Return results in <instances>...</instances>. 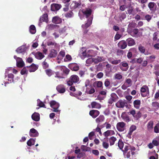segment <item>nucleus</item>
Here are the masks:
<instances>
[{"instance_id":"e2e57ef3","label":"nucleus","mask_w":159,"mask_h":159,"mask_svg":"<svg viewBox=\"0 0 159 159\" xmlns=\"http://www.w3.org/2000/svg\"><path fill=\"white\" fill-rule=\"evenodd\" d=\"M69 72L70 70L66 68L65 66L62 73H63H63H65L66 75H68L69 74Z\"/></svg>"},{"instance_id":"052dcab7","label":"nucleus","mask_w":159,"mask_h":159,"mask_svg":"<svg viewBox=\"0 0 159 159\" xmlns=\"http://www.w3.org/2000/svg\"><path fill=\"white\" fill-rule=\"evenodd\" d=\"M24 63L23 61L16 63V66L19 67H22L24 66Z\"/></svg>"},{"instance_id":"f257e3e1","label":"nucleus","mask_w":159,"mask_h":159,"mask_svg":"<svg viewBox=\"0 0 159 159\" xmlns=\"http://www.w3.org/2000/svg\"><path fill=\"white\" fill-rule=\"evenodd\" d=\"M135 150L136 148L135 147L129 144L125 146L124 149L122 150L123 152L124 158H129L131 154L132 155H134L135 154L134 151Z\"/></svg>"},{"instance_id":"c85d7f7f","label":"nucleus","mask_w":159,"mask_h":159,"mask_svg":"<svg viewBox=\"0 0 159 159\" xmlns=\"http://www.w3.org/2000/svg\"><path fill=\"white\" fill-rule=\"evenodd\" d=\"M34 56L37 59L39 60L42 59L44 57V55L42 53L39 52L36 53L34 54Z\"/></svg>"},{"instance_id":"7c9ffc66","label":"nucleus","mask_w":159,"mask_h":159,"mask_svg":"<svg viewBox=\"0 0 159 159\" xmlns=\"http://www.w3.org/2000/svg\"><path fill=\"white\" fill-rule=\"evenodd\" d=\"M152 106L153 109L155 111H156L159 108V103L157 102H153L152 103Z\"/></svg>"},{"instance_id":"0e129e2a","label":"nucleus","mask_w":159,"mask_h":159,"mask_svg":"<svg viewBox=\"0 0 159 159\" xmlns=\"http://www.w3.org/2000/svg\"><path fill=\"white\" fill-rule=\"evenodd\" d=\"M158 34V33L156 32H155L153 34V41H155L157 39V35Z\"/></svg>"},{"instance_id":"338daca9","label":"nucleus","mask_w":159,"mask_h":159,"mask_svg":"<svg viewBox=\"0 0 159 159\" xmlns=\"http://www.w3.org/2000/svg\"><path fill=\"white\" fill-rule=\"evenodd\" d=\"M110 130H107L103 133V135L105 137H107L110 136Z\"/></svg>"},{"instance_id":"393cba45","label":"nucleus","mask_w":159,"mask_h":159,"mask_svg":"<svg viewBox=\"0 0 159 159\" xmlns=\"http://www.w3.org/2000/svg\"><path fill=\"white\" fill-rule=\"evenodd\" d=\"M69 68L72 70L77 71L79 70V66L76 63H73L69 66Z\"/></svg>"},{"instance_id":"6e6d98bb","label":"nucleus","mask_w":159,"mask_h":159,"mask_svg":"<svg viewBox=\"0 0 159 159\" xmlns=\"http://www.w3.org/2000/svg\"><path fill=\"white\" fill-rule=\"evenodd\" d=\"M114 77L116 79L120 80L122 79L123 76L120 74H115Z\"/></svg>"},{"instance_id":"f8f14e48","label":"nucleus","mask_w":159,"mask_h":159,"mask_svg":"<svg viewBox=\"0 0 159 159\" xmlns=\"http://www.w3.org/2000/svg\"><path fill=\"white\" fill-rule=\"evenodd\" d=\"M118 47L122 49H124L127 47V42L125 40H121L118 43Z\"/></svg>"},{"instance_id":"774afa93","label":"nucleus","mask_w":159,"mask_h":159,"mask_svg":"<svg viewBox=\"0 0 159 159\" xmlns=\"http://www.w3.org/2000/svg\"><path fill=\"white\" fill-rule=\"evenodd\" d=\"M102 145L103 147L106 149H107L109 146L108 143L105 142H103Z\"/></svg>"},{"instance_id":"cd10ccee","label":"nucleus","mask_w":159,"mask_h":159,"mask_svg":"<svg viewBox=\"0 0 159 159\" xmlns=\"http://www.w3.org/2000/svg\"><path fill=\"white\" fill-rule=\"evenodd\" d=\"M48 15L47 14H43L40 17L39 20V24L41 23L42 22L46 21L48 20Z\"/></svg>"},{"instance_id":"37998d69","label":"nucleus","mask_w":159,"mask_h":159,"mask_svg":"<svg viewBox=\"0 0 159 159\" xmlns=\"http://www.w3.org/2000/svg\"><path fill=\"white\" fill-rule=\"evenodd\" d=\"M65 55V52L63 51H61L59 53L57 56V58L58 59H62Z\"/></svg>"},{"instance_id":"5fc2aeb1","label":"nucleus","mask_w":159,"mask_h":159,"mask_svg":"<svg viewBox=\"0 0 159 159\" xmlns=\"http://www.w3.org/2000/svg\"><path fill=\"white\" fill-rule=\"evenodd\" d=\"M141 113L140 111H139L137 113H136V114L135 115L134 118L136 119V120H138L139 118H140L141 116Z\"/></svg>"},{"instance_id":"e433bc0d","label":"nucleus","mask_w":159,"mask_h":159,"mask_svg":"<svg viewBox=\"0 0 159 159\" xmlns=\"http://www.w3.org/2000/svg\"><path fill=\"white\" fill-rule=\"evenodd\" d=\"M46 74L49 77H50L54 74V72L50 69H47L45 70Z\"/></svg>"},{"instance_id":"473e14b6","label":"nucleus","mask_w":159,"mask_h":159,"mask_svg":"<svg viewBox=\"0 0 159 159\" xmlns=\"http://www.w3.org/2000/svg\"><path fill=\"white\" fill-rule=\"evenodd\" d=\"M91 107L92 108H100L101 107V105L95 102H92L91 103Z\"/></svg>"},{"instance_id":"39448f33","label":"nucleus","mask_w":159,"mask_h":159,"mask_svg":"<svg viewBox=\"0 0 159 159\" xmlns=\"http://www.w3.org/2000/svg\"><path fill=\"white\" fill-rule=\"evenodd\" d=\"M82 12L83 14L85 16L86 18H89V17L91 15L92 10L90 8H86L85 10H82Z\"/></svg>"},{"instance_id":"5701e85b","label":"nucleus","mask_w":159,"mask_h":159,"mask_svg":"<svg viewBox=\"0 0 159 159\" xmlns=\"http://www.w3.org/2000/svg\"><path fill=\"white\" fill-rule=\"evenodd\" d=\"M141 103V101L140 100L137 99L134 100L133 102V105L134 107L136 109H139Z\"/></svg>"},{"instance_id":"a211bd4d","label":"nucleus","mask_w":159,"mask_h":159,"mask_svg":"<svg viewBox=\"0 0 159 159\" xmlns=\"http://www.w3.org/2000/svg\"><path fill=\"white\" fill-rule=\"evenodd\" d=\"M126 42L128 46H131L134 45L135 44V42L134 40L132 38H128L126 40Z\"/></svg>"},{"instance_id":"b1692460","label":"nucleus","mask_w":159,"mask_h":159,"mask_svg":"<svg viewBox=\"0 0 159 159\" xmlns=\"http://www.w3.org/2000/svg\"><path fill=\"white\" fill-rule=\"evenodd\" d=\"M57 52L56 50L54 49H51L48 57L50 58L55 57L57 55Z\"/></svg>"},{"instance_id":"c03bdc74","label":"nucleus","mask_w":159,"mask_h":159,"mask_svg":"<svg viewBox=\"0 0 159 159\" xmlns=\"http://www.w3.org/2000/svg\"><path fill=\"white\" fill-rule=\"evenodd\" d=\"M28 70L27 69V66L24 67L21 70L20 74L22 75L27 74Z\"/></svg>"},{"instance_id":"bf43d9fd","label":"nucleus","mask_w":159,"mask_h":159,"mask_svg":"<svg viewBox=\"0 0 159 159\" xmlns=\"http://www.w3.org/2000/svg\"><path fill=\"white\" fill-rule=\"evenodd\" d=\"M136 25V23L134 22L130 23L128 25L129 29H132V28H134Z\"/></svg>"},{"instance_id":"f03ea898","label":"nucleus","mask_w":159,"mask_h":159,"mask_svg":"<svg viewBox=\"0 0 159 159\" xmlns=\"http://www.w3.org/2000/svg\"><path fill=\"white\" fill-rule=\"evenodd\" d=\"M80 80L79 77L77 75H73L70 76L69 80L67 82V84L71 86L74 83L76 84L78 83Z\"/></svg>"},{"instance_id":"6ab92c4d","label":"nucleus","mask_w":159,"mask_h":159,"mask_svg":"<svg viewBox=\"0 0 159 159\" xmlns=\"http://www.w3.org/2000/svg\"><path fill=\"white\" fill-rule=\"evenodd\" d=\"M80 5V4L79 3L76 1H73L70 5V8L71 10H74L78 7Z\"/></svg>"},{"instance_id":"864d4df0","label":"nucleus","mask_w":159,"mask_h":159,"mask_svg":"<svg viewBox=\"0 0 159 159\" xmlns=\"http://www.w3.org/2000/svg\"><path fill=\"white\" fill-rule=\"evenodd\" d=\"M73 15V13L71 11L66 13L65 14V16L67 18L71 17Z\"/></svg>"},{"instance_id":"c756f323","label":"nucleus","mask_w":159,"mask_h":159,"mask_svg":"<svg viewBox=\"0 0 159 159\" xmlns=\"http://www.w3.org/2000/svg\"><path fill=\"white\" fill-rule=\"evenodd\" d=\"M102 85V83L101 81H96L93 84V85L94 87H97L98 88H101L102 87L103 88Z\"/></svg>"},{"instance_id":"9b49d317","label":"nucleus","mask_w":159,"mask_h":159,"mask_svg":"<svg viewBox=\"0 0 159 159\" xmlns=\"http://www.w3.org/2000/svg\"><path fill=\"white\" fill-rule=\"evenodd\" d=\"M139 30L138 29H129L128 33L133 37H135L138 34Z\"/></svg>"},{"instance_id":"4c0bfd02","label":"nucleus","mask_w":159,"mask_h":159,"mask_svg":"<svg viewBox=\"0 0 159 159\" xmlns=\"http://www.w3.org/2000/svg\"><path fill=\"white\" fill-rule=\"evenodd\" d=\"M156 7V4L154 2H151L148 3V7L151 11L153 10L154 7Z\"/></svg>"},{"instance_id":"ea45409f","label":"nucleus","mask_w":159,"mask_h":159,"mask_svg":"<svg viewBox=\"0 0 159 159\" xmlns=\"http://www.w3.org/2000/svg\"><path fill=\"white\" fill-rule=\"evenodd\" d=\"M30 31L32 34H34L36 32V29L35 26L34 25H31L30 27Z\"/></svg>"},{"instance_id":"79ce46f5","label":"nucleus","mask_w":159,"mask_h":159,"mask_svg":"<svg viewBox=\"0 0 159 159\" xmlns=\"http://www.w3.org/2000/svg\"><path fill=\"white\" fill-rule=\"evenodd\" d=\"M35 142V140L34 139H30L27 141V144L28 146H31L32 145H34V144Z\"/></svg>"},{"instance_id":"680f3d73","label":"nucleus","mask_w":159,"mask_h":159,"mask_svg":"<svg viewBox=\"0 0 159 159\" xmlns=\"http://www.w3.org/2000/svg\"><path fill=\"white\" fill-rule=\"evenodd\" d=\"M150 59V62H153L155 61V59L156 58V57L154 55H152L149 57Z\"/></svg>"},{"instance_id":"f3484780","label":"nucleus","mask_w":159,"mask_h":159,"mask_svg":"<svg viewBox=\"0 0 159 159\" xmlns=\"http://www.w3.org/2000/svg\"><path fill=\"white\" fill-rule=\"evenodd\" d=\"M57 91L60 93H63L66 91L65 86L63 85H58L56 88Z\"/></svg>"},{"instance_id":"423d86ee","label":"nucleus","mask_w":159,"mask_h":159,"mask_svg":"<svg viewBox=\"0 0 159 159\" xmlns=\"http://www.w3.org/2000/svg\"><path fill=\"white\" fill-rule=\"evenodd\" d=\"M125 126V124L124 122H119L117 124L116 128L119 131L122 132L124 130Z\"/></svg>"},{"instance_id":"3c124183","label":"nucleus","mask_w":159,"mask_h":159,"mask_svg":"<svg viewBox=\"0 0 159 159\" xmlns=\"http://www.w3.org/2000/svg\"><path fill=\"white\" fill-rule=\"evenodd\" d=\"M111 84L110 80L108 79L105 80L104 82V85L106 88L108 87Z\"/></svg>"},{"instance_id":"412c9836","label":"nucleus","mask_w":159,"mask_h":159,"mask_svg":"<svg viewBox=\"0 0 159 159\" xmlns=\"http://www.w3.org/2000/svg\"><path fill=\"white\" fill-rule=\"evenodd\" d=\"M52 21L54 23L59 24L62 22V20L59 17L55 16L53 17Z\"/></svg>"},{"instance_id":"2f4dec72","label":"nucleus","mask_w":159,"mask_h":159,"mask_svg":"<svg viewBox=\"0 0 159 159\" xmlns=\"http://www.w3.org/2000/svg\"><path fill=\"white\" fill-rule=\"evenodd\" d=\"M79 53L80 56L82 59H84L87 57V54L85 50L83 51V50H80Z\"/></svg>"},{"instance_id":"603ef678","label":"nucleus","mask_w":159,"mask_h":159,"mask_svg":"<svg viewBox=\"0 0 159 159\" xmlns=\"http://www.w3.org/2000/svg\"><path fill=\"white\" fill-rule=\"evenodd\" d=\"M47 45L49 46H54L55 47H56L57 45V44L54 41L53 42L48 41L47 42Z\"/></svg>"},{"instance_id":"a18cd8bd","label":"nucleus","mask_w":159,"mask_h":159,"mask_svg":"<svg viewBox=\"0 0 159 159\" xmlns=\"http://www.w3.org/2000/svg\"><path fill=\"white\" fill-rule=\"evenodd\" d=\"M14 75L12 74H9L8 75V80L10 81V83L12 82H14L13 80Z\"/></svg>"},{"instance_id":"a878e982","label":"nucleus","mask_w":159,"mask_h":159,"mask_svg":"<svg viewBox=\"0 0 159 159\" xmlns=\"http://www.w3.org/2000/svg\"><path fill=\"white\" fill-rule=\"evenodd\" d=\"M121 117L124 121L126 122H128L130 121L129 116L127 115L125 112H123L121 115Z\"/></svg>"},{"instance_id":"4468645a","label":"nucleus","mask_w":159,"mask_h":159,"mask_svg":"<svg viewBox=\"0 0 159 159\" xmlns=\"http://www.w3.org/2000/svg\"><path fill=\"white\" fill-rule=\"evenodd\" d=\"M100 114L99 111L97 110H92L90 111L89 114L92 117L95 118L98 116Z\"/></svg>"},{"instance_id":"69168bd1","label":"nucleus","mask_w":159,"mask_h":159,"mask_svg":"<svg viewBox=\"0 0 159 159\" xmlns=\"http://www.w3.org/2000/svg\"><path fill=\"white\" fill-rule=\"evenodd\" d=\"M145 18L146 20L148 22H149L152 19V17L149 15L147 14L145 16Z\"/></svg>"},{"instance_id":"72a5a7b5","label":"nucleus","mask_w":159,"mask_h":159,"mask_svg":"<svg viewBox=\"0 0 159 159\" xmlns=\"http://www.w3.org/2000/svg\"><path fill=\"white\" fill-rule=\"evenodd\" d=\"M153 122L152 121H150L147 124V128L148 131L152 130L153 129Z\"/></svg>"},{"instance_id":"2eb2a0df","label":"nucleus","mask_w":159,"mask_h":159,"mask_svg":"<svg viewBox=\"0 0 159 159\" xmlns=\"http://www.w3.org/2000/svg\"><path fill=\"white\" fill-rule=\"evenodd\" d=\"M27 69L30 72H34L38 68V66H36L34 64L32 63L30 66H27Z\"/></svg>"},{"instance_id":"49530a36","label":"nucleus","mask_w":159,"mask_h":159,"mask_svg":"<svg viewBox=\"0 0 159 159\" xmlns=\"http://www.w3.org/2000/svg\"><path fill=\"white\" fill-rule=\"evenodd\" d=\"M124 145V143L122 141L121 139H120L119 140L118 142V146L119 147V148L120 150H122L123 148Z\"/></svg>"},{"instance_id":"58836bf2","label":"nucleus","mask_w":159,"mask_h":159,"mask_svg":"<svg viewBox=\"0 0 159 159\" xmlns=\"http://www.w3.org/2000/svg\"><path fill=\"white\" fill-rule=\"evenodd\" d=\"M54 73L56 74V75L55 76V77L59 79L63 78H64L62 72H60V71H58Z\"/></svg>"},{"instance_id":"aec40b11","label":"nucleus","mask_w":159,"mask_h":159,"mask_svg":"<svg viewBox=\"0 0 159 159\" xmlns=\"http://www.w3.org/2000/svg\"><path fill=\"white\" fill-rule=\"evenodd\" d=\"M31 118L34 120L38 121L40 120V115L39 113L34 112L32 115Z\"/></svg>"},{"instance_id":"9d476101","label":"nucleus","mask_w":159,"mask_h":159,"mask_svg":"<svg viewBox=\"0 0 159 159\" xmlns=\"http://www.w3.org/2000/svg\"><path fill=\"white\" fill-rule=\"evenodd\" d=\"M126 104H127V103L125 102V101L120 100L116 103V106L118 108H123Z\"/></svg>"},{"instance_id":"4d7b16f0","label":"nucleus","mask_w":159,"mask_h":159,"mask_svg":"<svg viewBox=\"0 0 159 159\" xmlns=\"http://www.w3.org/2000/svg\"><path fill=\"white\" fill-rule=\"evenodd\" d=\"M154 132L157 133H159V123H157L154 127Z\"/></svg>"},{"instance_id":"f704fd0d","label":"nucleus","mask_w":159,"mask_h":159,"mask_svg":"<svg viewBox=\"0 0 159 159\" xmlns=\"http://www.w3.org/2000/svg\"><path fill=\"white\" fill-rule=\"evenodd\" d=\"M113 59L112 58H110L108 60L110 63L113 65H117L121 62L120 60H113Z\"/></svg>"},{"instance_id":"4be33fe9","label":"nucleus","mask_w":159,"mask_h":159,"mask_svg":"<svg viewBox=\"0 0 159 159\" xmlns=\"http://www.w3.org/2000/svg\"><path fill=\"white\" fill-rule=\"evenodd\" d=\"M26 50V48L25 46L24 45L21 46L19 47L16 50V52L18 53H22L25 52Z\"/></svg>"},{"instance_id":"dca6fc26","label":"nucleus","mask_w":159,"mask_h":159,"mask_svg":"<svg viewBox=\"0 0 159 159\" xmlns=\"http://www.w3.org/2000/svg\"><path fill=\"white\" fill-rule=\"evenodd\" d=\"M105 60L104 58L103 57L98 56L96 58H93V62L95 64L104 61Z\"/></svg>"},{"instance_id":"7ed1b4c3","label":"nucleus","mask_w":159,"mask_h":159,"mask_svg":"<svg viewBox=\"0 0 159 159\" xmlns=\"http://www.w3.org/2000/svg\"><path fill=\"white\" fill-rule=\"evenodd\" d=\"M140 92L141 95L143 97H147L149 95V89L146 85H144L141 88Z\"/></svg>"},{"instance_id":"a19ab883","label":"nucleus","mask_w":159,"mask_h":159,"mask_svg":"<svg viewBox=\"0 0 159 159\" xmlns=\"http://www.w3.org/2000/svg\"><path fill=\"white\" fill-rule=\"evenodd\" d=\"M109 140L110 146H112L114 144L116 140V137L112 136L109 138Z\"/></svg>"},{"instance_id":"c9c22d12","label":"nucleus","mask_w":159,"mask_h":159,"mask_svg":"<svg viewBox=\"0 0 159 159\" xmlns=\"http://www.w3.org/2000/svg\"><path fill=\"white\" fill-rule=\"evenodd\" d=\"M110 98L111 99V100L113 101L116 102L117 100L118 97L115 93H113L111 95Z\"/></svg>"},{"instance_id":"ddd939ff","label":"nucleus","mask_w":159,"mask_h":159,"mask_svg":"<svg viewBox=\"0 0 159 159\" xmlns=\"http://www.w3.org/2000/svg\"><path fill=\"white\" fill-rule=\"evenodd\" d=\"M29 134L31 137H36L38 136L39 134L36 130L34 128H32L30 130Z\"/></svg>"},{"instance_id":"de8ad7c7","label":"nucleus","mask_w":159,"mask_h":159,"mask_svg":"<svg viewBox=\"0 0 159 159\" xmlns=\"http://www.w3.org/2000/svg\"><path fill=\"white\" fill-rule=\"evenodd\" d=\"M138 49L139 51L142 53H144L145 51V48L141 45L139 46Z\"/></svg>"},{"instance_id":"13d9d810","label":"nucleus","mask_w":159,"mask_h":159,"mask_svg":"<svg viewBox=\"0 0 159 159\" xmlns=\"http://www.w3.org/2000/svg\"><path fill=\"white\" fill-rule=\"evenodd\" d=\"M46 60L42 63V66L43 68L44 69H46L48 68L49 67V65L47 63L46 61H45Z\"/></svg>"},{"instance_id":"09e8293b","label":"nucleus","mask_w":159,"mask_h":159,"mask_svg":"<svg viewBox=\"0 0 159 159\" xmlns=\"http://www.w3.org/2000/svg\"><path fill=\"white\" fill-rule=\"evenodd\" d=\"M87 93L91 94L94 93L95 92V89L93 88H91V89L89 90L88 89H87L86 90Z\"/></svg>"},{"instance_id":"20e7f679","label":"nucleus","mask_w":159,"mask_h":159,"mask_svg":"<svg viewBox=\"0 0 159 159\" xmlns=\"http://www.w3.org/2000/svg\"><path fill=\"white\" fill-rule=\"evenodd\" d=\"M50 107L53 109V111L55 112H57L58 111V109L60 106L59 103L55 101L52 100L50 101Z\"/></svg>"},{"instance_id":"6e6552de","label":"nucleus","mask_w":159,"mask_h":159,"mask_svg":"<svg viewBox=\"0 0 159 159\" xmlns=\"http://www.w3.org/2000/svg\"><path fill=\"white\" fill-rule=\"evenodd\" d=\"M61 7V5L59 4L52 3L51 5V11H57Z\"/></svg>"},{"instance_id":"0eeeda50","label":"nucleus","mask_w":159,"mask_h":159,"mask_svg":"<svg viewBox=\"0 0 159 159\" xmlns=\"http://www.w3.org/2000/svg\"><path fill=\"white\" fill-rule=\"evenodd\" d=\"M120 68L123 71H126L128 69L129 66L128 64L125 61H122L120 64Z\"/></svg>"},{"instance_id":"8fccbe9b","label":"nucleus","mask_w":159,"mask_h":159,"mask_svg":"<svg viewBox=\"0 0 159 159\" xmlns=\"http://www.w3.org/2000/svg\"><path fill=\"white\" fill-rule=\"evenodd\" d=\"M125 83L127 84L128 85V87H129L132 85V81L130 79L128 78L125 80Z\"/></svg>"},{"instance_id":"bb28decb","label":"nucleus","mask_w":159,"mask_h":159,"mask_svg":"<svg viewBox=\"0 0 159 159\" xmlns=\"http://www.w3.org/2000/svg\"><path fill=\"white\" fill-rule=\"evenodd\" d=\"M105 118L104 116L102 115H100L98 118L96 120V121L98 125H99L100 123L103 122Z\"/></svg>"},{"instance_id":"1a4fd4ad","label":"nucleus","mask_w":159,"mask_h":159,"mask_svg":"<svg viewBox=\"0 0 159 159\" xmlns=\"http://www.w3.org/2000/svg\"><path fill=\"white\" fill-rule=\"evenodd\" d=\"M93 17L91 16L89 17L87 20V22L84 25H82V27L84 29H86L92 24Z\"/></svg>"}]
</instances>
